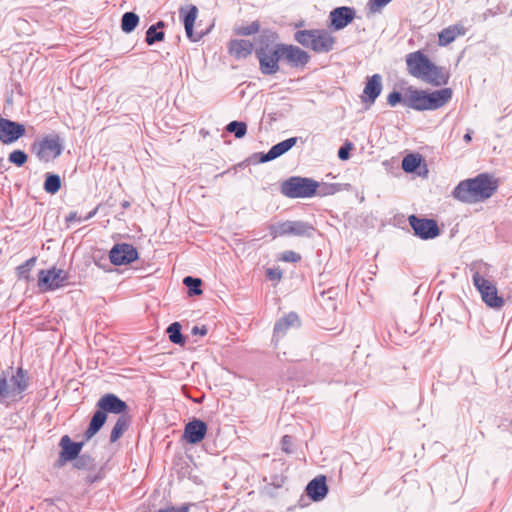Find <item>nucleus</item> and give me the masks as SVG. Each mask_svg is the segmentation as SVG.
Masks as SVG:
<instances>
[{"instance_id":"49530a36","label":"nucleus","mask_w":512,"mask_h":512,"mask_svg":"<svg viewBox=\"0 0 512 512\" xmlns=\"http://www.w3.org/2000/svg\"><path fill=\"white\" fill-rule=\"evenodd\" d=\"M353 148V144L350 142L345 143L338 150V157L340 160H347L350 157V150Z\"/></svg>"},{"instance_id":"8fccbe9b","label":"nucleus","mask_w":512,"mask_h":512,"mask_svg":"<svg viewBox=\"0 0 512 512\" xmlns=\"http://www.w3.org/2000/svg\"><path fill=\"white\" fill-rule=\"evenodd\" d=\"M266 276L269 280L279 281L282 277V272L279 269L269 268L266 272Z\"/></svg>"},{"instance_id":"bf43d9fd","label":"nucleus","mask_w":512,"mask_h":512,"mask_svg":"<svg viewBox=\"0 0 512 512\" xmlns=\"http://www.w3.org/2000/svg\"><path fill=\"white\" fill-rule=\"evenodd\" d=\"M330 293H331V291L329 290V291H327V292H323V293H322V295L330 294Z\"/></svg>"},{"instance_id":"3c124183","label":"nucleus","mask_w":512,"mask_h":512,"mask_svg":"<svg viewBox=\"0 0 512 512\" xmlns=\"http://www.w3.org/2000/svg\"><path fill=\"white\" fill-rule=\"evenodd\" d=\"M66 222H67V223H72V222H82V217L78 216L77 212H75V211H71V212L66 216Z\"/></svg>"},{"instance_id":"f704fd0d","label":"nucleus","mask_w":512,"mask_h":512,"mask_svg":"<svg viewBox=\"0 0 512 512\" xmlns=\"http://www.w3.org/2000/svg\"><path fill=\"white\" fill-rule=\"evenodd\" d=\"M290 221H284V222H279V223H276V224H271L269 226V232H270V235L272 236V239H276L277 237H281V236H289V231H290Z\"/></svg>"},{"instance_id":"b1692460","label":"nucleus","mask_w":512,"mask_h":512,"mask_svg":"<svg viewBox=\"0 0 512 512\" xmlns=\"http://www.w3.org/2000/svg\"><path fill=\"white\" fill-rule=\"evenodd\" d=\"M306 493L313 501H321L328 493L325 476L312 479L306 486Z\"/></svg>"},{"instance_id":"603ef678","label":"nucleus","mask_w":512,"mask_h":512,"mask_svg":"<svg viewBox=\"0 0 512 512\" xmlns=\"http://www.w3.org/2000/svg\"><path fill=\"white\" fill-rule=\"evenodd\" d=\"M157 512H188V506H181V507H169L166 509H160Z\"/></svg>"},{"instance_id":"7c9ffc66","label":"nucleus","mask_w":512,"mask_h":512,"mask_svg":"<svg viewBox=\"0 0 512 512\" xmlns=\"http://www.w3.org/2000/svg\"><path fill=\"white\" fill-rule=\"evenodd\" d=\"M139 23V16L134 12H126L121 19V29L125 33H131Z\"/></svg>"},{"instance_id":"5fc2aeb1","label":"nucleus","mask_w":512,"mask_h":512,"mask_svg":"<svg viewBox=\"0 0 512 512\" xmlns=\"http://www.w3.org/2000/svg\"><path fill=\"white\" fill-rule=\"evenodd\" d=\"M97 211H98V207H96L95 209L90 211L84 218H82V221H87V220L91 219L92 217H94L96 215Z\"/></svg>"},{"instance_id":"7ed1b4c3","label":"nucleus","mask_w":512,"mask_h":512,"mask_svg":"<svg viewBox=\"0 0 512 512\" xmlns=\"http://www.w3.org/2000/svg\"><path fill=\"white\" fill-rule=\"evenodd\" d=\"M452 89L443 88L433 92L410 89L406 93L403 105L416 111L436 110L443 107L452 98Z\"/></svg>"},{"instance_id":"6e6d98bb","label":"nucleus","mask_w":512,"mask_h":512,"mask_svg":"<svg viewBox=\"0 0 512 512\" xmlns=\"http://www.w3.org/2000/svg\"><path fill=\"white\" fill-rule=\"evenodd\" d=\"M100 478H101L100 475H93V476L92 475H88L87 478H86V481L88 483H94V482L98 481Z\"/></svg>"},{"instance_id":"4c0bfd02","label":"nucleus","mask_w":512,"mask_h":512,"mask_svg":"<svg viewBox=\"0 0 512 512\" xmlns=\"http://www.w3.org/2000/svg\"><path fill=\"white\" fill-rule=\"evenodd\" d=\"M35 263H36V258L31 257L28 260H26L23 264L19 265L16 268V273H17L18 278L29 280L30 279V271L34 267Z\"/></svg>"},{"instance_id":"4be33fe9","label":"nucleus","mask_w":512,"mask_h":512,"mask_svg":"<svg viewBox=\"0 0 512 512\" xmlns=\"http://www.w3.org/2000/svg\"><path fill=\"white\" fill-rule=\"evenodd\" d=\"M298 141L297 137H291L288 139H285L275 145H273L267 153H260V163H266L269 161H272L286 152H288L291 148H293Z\"/></svg>"},{"instance_id":"4d7b16f0","label":"nucleus","mask_w":512,"mask_h":512,"mask_svg":"<svg viewBox=\"0 0 512 512\" xmlns=\"http://www.w3.org/2000/svg\"><path fill=\"white\" fill-rule=\"evenodd\" d=\"M472 133L473 131L471 129L467 130L466 134L463 136L465 142L469 143L472 140Z\"/></svg>"},{"instance_id":"2f4dec72","label":"nucleus","mask_w":512,"mask_h":512,"mask_svg":"<svg viewBox=\"0 0 512 512\" xmlns=\"http://www.w3.org/2000/svg\"><path fill=\"white\" fill-rule=\"evenodd\" d=\"M43 188L49 194L57 193L61 188L60 176L54 173H47L45 176Z\"/></svg>"},{"instance_id":"4468645a","label":"nucleus","mask_w":512,"mask_h":512,"mask_svg":"<svg viewBox=\"0 0 512 512\" xmlns=\"http://www.w3.org/2000/svg\"><path fill=\"white\" fill-rule=\"evenodd\" d=\"M472 180L480 201L490 198L497 191L499 186L498 180L488 173H481L472 178Z\"/></svg>"},{"instance_id":"a878e982","label":"nucleus","mask_w":512,"mask_h":512,"mask_svg":"<svg viewBox=\"0 0 512 512\" xmlns=\"http://www.w3.org/2000/svg\"><path fill=\"white\" fill-rule=\"evenodd\" d=\"M299 325L298 315L295 312H290L275 323L274 335L283 336L290 327H298Z\"/></svg>"},{"instance_id":"c03bdc74","label":"nucleus","mask_w":512,"mask_h":512,"mask_svg":"<svg viewBox=\"0 0 512 512\" xmlns=\"http://www.w3.org/2000/svg\"><path fill=\"white\" fill-rule=\"evenodd\" d=\"M392 0H369L368 7L371 13H378Z\"/></svg>"},{"instance_id":"423d86ee","label":"nucleus","mask_w":512,"mask_h":512,"mask_svg":"<svg viewBox=\"0 0 512 512\" xmlns=\"http://www.w3.org/2000/svg\"><path fill=\"white\" fill-rule=\"evenodd\" d=\"M64 149L59 134L52 133L32 144V151L43 162H50L59 157Z\"/></svg>"},{"instance_id":"aec40b11","label":"nucleus","mask_w":512,"mask_h":512,"mask_svg":"<svg viewBox=\"0 0 512 512\" xmlns=\"http://www.w3.org/2000/svg\"><path fill=\"white\" fill-rule=\"evenodd\" d=\"M282 57L292 67L305 66L310 59L306 51L288 44H282Z\"/></svg>"},{"instance_id":"6ab92c4d","label":"nucleus","mask_w":512,"mask_h":512,"mask_svg":"<svg viewBox=\"0 0 512 512\" xmlns=\"http://www.w3.org/2000/svg\"><path fill=\"white\" fill-rule=\"evenodd\" d=\"M206 433L207 424L200 419L193 418L185 425L183 438L189 444H197L205 438Z\"/></svg>"},{"instance_id":"cd10ccee","label":"nucleus","mask_w":512,"mask_h":512,"mask_svg":"<svg viewBox=\"0 0 512 512\" xmlns=\"http://www.w3.org/2000/svg\"><path fill=\"white\" fill-rule=\"evenodd\" d=\"M130 423L131 418L129 415L119 416L110 433V442H116L128 430Z\"/></svg>"},{"instance_id":"a18cd8bd","label":"nucleus","mask_w":512,"mask_h":512,"mask_svg":"<svg viewBox=\"0 0 512 512\" xmlns=\"http://www.w3.org/2000/svg\"><path fill=\"white\" fill-rule=\"evenodd\" d=\"M403 98H402V94L399 92V91H393L391 92L388 97H387V103L391 106V107H395L397 104H399L400 102L403 103Z\"/></svg>"},{"instance_id":"58836bf2","label":"nucleus","mask_w":512,"mask_h":512,"mask_svg":"<svg viewBox=\"0 0 512 512\" xmlns=\"http://www.w3.org/2000/svg\"><path fill=\"white\" fill-rule=\"evenodd\" d=\"M183 284L187 287L190 295L202 294V290H201L202 281L200 278L186 276L183 279Z\"/></svg>"},{"instance_id":"39448f33","label":"nucleus","mask_w":512,"mask_h":512,"mask_svg":"<svg viewBox=\"0 0 512 512\" xmlns=\"http://www.w3.org/2000/svg\"><path fill=\"white\" fill-rule=\"evenodd\" d=\"M319 183L311 178L292 176L280 185V192L287 198H310L317 193Z\"/></svg>"},{"instance_id":"09e8293b","label":"nucleus","mask_w":512,"mask_h":512,"mask_svg":"<svg viewBox=\"0 0 512 512\" xmlns=\"http://www.w3.org/2000/svg\"><path fill=\"white\" fill-rule=\"evenodd\" d=\"M282 259L286 262H298L301 256L294 251H286L283 253Z\"/></svg>"},{"instance_id":"f8f14e48","label":"nucleus","mask_w":512,"mask_h":512,"mask_svg":"<svg viewBox=\"0 0 512 512\" xmlns=\"http://www.w3.org/2000/svg\"><path fill=\"white\" fill-rule=\"evenodd\" d=\"M25 132L26 129L23 124L0 117V141L2 143H13L23 137Z\"/></svg>"},{"instance_id":"2eb2a0df","label":"nucleus","mask_w":512,"mask_h":512,"mask_svg":"<svg viewBox=\"0 0 512 512\" xmlns=\"http://www.w3.org/2000/svg\"><path fill=\"white\" fill-rule=\"evenodd\" d=\"M356 11L353 7L340 6L334 8L329 14L330 27L339 31L348 26L355 18Z\"/></svg>"},{"instance_id":"0eeeda50","label":"nucleus","mask_w":512,"mask_h":512,"mask_svg":"<svg viewBox=\"0 0 512 512\" xmlns=\"http://www.w3.org/2000/svg\"><path fill=\"white\" fill-rule=\"evenodd\" d=\"M472 281L487 306L501 308L504 305V299L498 295L496 286L480 274V268L473 272Z\"/></svg>"},{"instance_id":"dca6fc26","label":"nucleus","mask_w":512,"mask_h":512,"mask_svg":"<svg viewBox=\"0 0 512 512\" xmlns=\"http://www.w3.org/2000/svg\"><path fill=\"white\" fill-rule=\"evenodd\" d=\"M61 452L57 461V466H62L68 461L75 460L83 447V442H73L68 435H64L59 443Z\"/></svg>"},{"instance_id":"9d476101","label":"nucleus","mask_w":512,"mask_h":512,"mask_svg":"<svg viewBox=\"0 0 512 512\" xmlns=\"http://www.w3.org/2000/svg\"><path fill=\"white\" fill-rule=\"evenodd\" d=\"M259 60V69L263 75H273L279 71V61L282 57V44L272 50H261L256 54Z\"/></svg>"},{"instance_id":"de8ad7c7","label":"nucleus","mask_w":512,"mask_h":512,"mask_svg":"<svg viewBox=\"0 0 512 512\" xmlns=\"http://www.w3.org/2000/svg\"><path fill=\"white\" fill-rule=\"evenodd\" d=\"M293 437L290 435H284L281 440L282 450L286 453H292Z\"/></svg>"},{"instance_id":"5701e85b","label":"nucleus","mask_w":512,"mask_h":512,"mask_svg":"<svg viewBox=\"0 0 512 512\" xmlns=\"http://www.w3.org/2000/svg\"><path fill=\"white\" fill-rule=\"evenodd\" d=\"M253 50L254 43L245 39H233L228 44V51L236 60L247 58Z\"/></svg>"},{"instance_id":"393cba45","label":"nucleus","mask_w":512,"mask_h":512,"mask_svg":"<svg viewBox=\"0 0 512 512\" xmlns=\"http://www.w3.org/2000/svg\"><path fill=\"white\" fill-rule=\"evenodd\" d=\"M278 35L270 29H264L260 32L255 40V54L260 53L263 49L265 51L275 49L280 43H277Z\"/></svg>"},{"instance_id":"e433bc0d","label":"nucleus","mask_w":512,"mask_h":512,"mask_svg":"<svg viewBox=\"0 0 512 512\" xmlns=\"http://www.w3.org/2000/svg\"><path fill=\"white\" fill-rule=\"evenodd\" d=\"M226 131L233 133L236 138L240 139L246 135L247 125L245 122L234 120L226 126Z\"/></svg>"},{"instance_id":"72a5a7b5","label":"nucleus","mask_w":512,"mask_h":512,"mask_svg":"<svg viewBox=\"0 0 512 512\" xmlns=\"http://www.w3.org/2000/svg\"><path fill=\"white\" fill-rule=\"evenodd\" d=\"M421 164V156L419 154H408L402 160V169L406 173H413Z\"/></svg>"},{"instance_id":"ea45409f","label":"nucleus","mask_w":512,"mask_h":512,"mask_svg":"<svg viewBox=\"0 0 512 512\" xmlns=\"http://www.w3.org/2000/svg\"><path fill=\"white\" fill-rule=\"evenodd\" d=\"M260 30V24L258 21H253L246 26H238L234 29L235 34L240 36H250L258 33Z\"/></svg>"},{"instance_id":"f3484780","label":"nucleus","mask_w":512,"mask_h":512,"mask_svg":"<svg viewBox=\"0 0 512 512\" xmlns=\"http://www.w3.org/2000/svg\"><path fill=\"white\" fill-rule=\"evenodd\" d=\"M29 387V377L27 371H25L22 367H18L15 374L11 377L8 376V398L19 396L22 397V394Z\"/></svg>"},{"instance_id":"9b49d317","label":"nucleus","mask_w":512,"mask_h":512,"mask_svg":"<svg viewBox=\"0 0 512 512\" xmlns=\"http://www.w3.org/2000/svg\"><path fill=\"white\" fill-rule=\"evenodd\" d=\"M109 258L116 266L127 265L138 259V251L132 244L117 243L110 250Z\"/></svg>"},{"instance_id":"c756f323","label":"nucleus","mask_w":512,"mask_h":512,"mask_svg":"<svg viewBox=\"0 0 512 512\" xmlns=\"http://www.w3.org/2000/svg\"><path fill=\"white\" fill-rule=\"evenodd\" d=\"M164 26L165 23L163 21H158L156 24L151 25L146 31L145 42L148 45H153L156 42L164 40L165 34L162 30H159L162 29Z\"/></svg>"},{"instance_id":"412c9836","label":"nucleus","mask_w":512,"mask_h":512,"mask_svg":"<svg viewBox=\"0 0 512 512\" xmlns=\"http://www.w3.org/2000/svg\"><path fill=\"white\" fill-rule=\"evenodd\" d=\"M382 91V76L380 74H374L367 77L363 95L361 96L363 103L374 104L378 96Z\"/></svg>"},{"instance_id":"c85d7f7f","label":"nucleus","mask_w":512,"mask_h":512,"mask_svg":"<svg viewBox=\"0 0 512 512\" xmlns=\"http://www.w3.org/2000/svg\"><path fill=\"white\" fill-rule=\"evenodd\" d=\"M289 236H307L310 237L314 231V227L304 221H290Z\"/></svg>"},{"instance_id":"ddd939ff","label":"nucleus","mask_w":512,"mask_h":512,"mask_svg":"<svg viewBox=\"0 0 512 512\" xmlns=\"http://www.w3.org/2000/svg\"><path fill=\"white\" fill-rule=\"evenodd\" d=\"M198 9L195 5H187L179 9V16L184 24L187 37L192 42H198L207 32H194L193 27Z\"/></svg>"},{"instance_id":"13d9d810","label":"nucleus","mask_w":512,"mask_h":512,"mask_svg":"<svg viewBox=\"0 0 512 512\" xmlns=\"http://www.w3.org/2000/svg\"><path fill=\"white\" fill-rule=\"evenodd\" d=\"M130 205H131V204H130V202H129V201H127V200H125V201H123V202L121 203V207H122L123 209H127V208H129V207H130Z\"/></svg>"},{"instance_id":"20e7f679","label":"nucleus","mask_w":512,"mask_h":512,"mask_svg":"<svg viewBox=\"0 0 512 512\" xmlns=\"http://www.w3.org/2000/svg\"><path fill=\"white\" fill-rule=\"evenodd\" d=\"M295 40L317 53H328L334 48L335 38L325 29L298 30Z\"/></svg>"},{"instance_id":"473e14b6","label":"nucleus","mask_w":512,"mask_h":512,"mask_svg":"<svg viewBox=\"0 0 512 512\" xmlns=\"http://www.w3.org/2000/svg\"><path fill=\"white\" fill-rule=\"evenodd\" d=\"M169 340L177 345L185 344V337L181 333V324L179 322L171 323L166 330Z\"/></svg>"},{"instance_id":"6e6552de","label":"nucleus","mask_w":512,"mask_h":512,"mask_svg":"<svg viewBox=\"0 0 512 512\" xmlns=\"http://www.w3.org/2000/svg\"><path fill=\"white\" fill-rule=\"evenodd\" d=\"M69 284V274L55 266L38 273V287L42 292L55 291Z\"/></svg>"},{"instance_id":"1a4fd4ad","label":"nucleus","mask_w":512,"mask_h":512,"mask_svg":"<svg viewBox=\"0 0 512 512\" xmlns=\"http://www.w3.org/2000/svg\"><path fill=\"white\" fill-rule=\"evenodd\" d=\"M408 221L414 234L422 240L434 239L440 235V229L437 221L434 219L410 215Z\"/></svg>"},{"instance_id":"f257e3e1","label":"nucleus","mask_w":512,"mask_h":512,"mask_svg":"<svg viewBox=\"0 0 512 512\" xmlns=\"http://www.w3.org/2000/svg\"><path fill=\"white\" fill-rule=\"evenodd\" d=\"M408 73L432 86L448 84L450 74L445 67L434 64L421 50L406 55Z\"/></svg>"},{"instance_id":"a19ab883","label":"nucleus","mask_w":512,"mask_h":512,"mask_svg":"<svg viewBox=\"0 0 512 512\" xmlns=\"http://www.w3.org/2000/svg\"><path fill=\"white\" fill-rule=\"evenodd\" d=\"M28 160V155L23 150H14L8 156V161L18 167L23 166Z\"/></svg>"},{"instance_id":"bb28decb","label":"nucleus","mask_w":512,"mask_h":512,"mask_svg":"<svg viewBox=\"0 0 512 512\" xmlns=\"http://www.w3.org/2000/svg\"><path fill=\"white\" fill-rule=\"evenodd\" d=\"M464 34H465V29L463 26H458V25L449 26V27L443 29L439 33V38H438L439 45L447 46L450 43H452L458 35H464Z\"/></svg>"},{"instance_id":"79ce46f5","label":"nucleus","mask_w":512,"mask_h":512,"mask_svg":"<svg viewBox=\"0 0 512 512\" xmlns=\"http://www.w3.org/2000/svg\"><path fill=\"white\" fill-rule=\"evenodd\" d=\"M319 195L326 196V195H333L339 191L342 190L343 185L339 183H323L321 186L319 185Z\"/></svg>"},{"instance_id":"c9c22d12","label":"nucleus","mask_w":512,"mask_h":512,"mask_svg":"<svg viewBox=\"0 0 512 512\" xmlns=\"http://www.w3.org/2000/svg\"><path fill=\"white\" fill-rule=\"evenodd\" d=\"M74 461V467L80 470H94L96 467L95 459L88 454H81Z\"/></svg>"},{"instance_id":"37998d69","label":"nucleus","mask_w":512,"mask_h":512,"mask_svg":"<svg viewBox=\"0 0 512 512\" xmlns=\"http://www.w3.org/2000/svg\"><path fill=\"white\" fill-rule=\"evenodd\" d=\"M8 373L3 371L0 373V401L8 398Z\"/></svg>"},{"instance_id":"f03ea898","label":"nucleus","mask_w":512,"mask_h":512,"mask_svg":"<svg viewBox=\"0 0 512 512\" xmlns=\"http://www.w3.org/2000/svg\"><path fill=\"white\" fill-rule=\"evenodd\" d=\"M97 410L91 417L89 426L84 433L86 440L92 438L105 424L107 414L127 415L128 405L113 393L102 395L96 403Z\"/></svg>"},{"instance_id":"a211bd4d","label":"nucleus","mask_w":512,"mask_h":512,"mask_svg":"<svg viewBox=\"0 0 512 512\" xmlns=\"http://www.w3.org/2000/svg\"><path fill=\"white\" fill-rule=\"evenodd\" d=\"M452 196L454 199L463 203L473 204L481 202L480 199H478L476 187L472 178L459 182L452 191Z\"/></svg>"},{"instance_id":"864d4df0","label":"nucleus","mask_w":512,"mask_h":512,"mask_svg":"<svg viewBox=\"0 0 512 512\" xmlns=\"http://www.w3.org/2000/svg\"><path fill=\"white\" fill-rule=\"evenodd\" d=\"M207 332H208V330H207L206 326H204V325H203V326H201V327H199V326H194V327L192 328V334H194V335H201V336H205V335L207 334Z\"/></svg>"}]
</instances>
